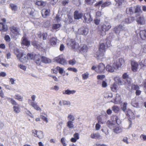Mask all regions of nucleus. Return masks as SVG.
Masks as SVG:
<instances>
[{
	"mask_svg": "<svg viewBox=\"0 0 146 146\" xmlns=\"http://www.w3.org/2000/svg\"><path fill=\"white\" fill-rule=\"evenodd\" d=\"M111 3L110 1H107L105 3H104L102 4L101 5V7L102 8H103L105 7H108L109 5H111Z\"/></svg>",
	"mask_w": 146,
	"mask_h": 146,
	"instance_id": "nucleus-42",
	"label": "nucleus"
},
{
	"mask_svg": "<svg viewBox=\"0 0 146 146\" xmlns=\"http://www.w3.org/2000/svg\"><path fill=\"white\" fill-rule=\"evenodd\" d=\"M115 68H114V66H112L109 65H108L106 67V70L110 72H113L114 71V69Z\"/></svg>",
	"mask_w": 146,
	"mask_h": 146,
	"instance_id": "nucleus-33",
	"label": "nucleus"
},
{
	"mask_svg": "<svg viewBox=\"0 0 146 146\" xmlns=\"http://www.w3.org/2000/svg\"><path fill=\"white\" fill-rule=\"evenodd\" d=\"M113 121H115L116 124L118 125L120 124L121 123V121L119 119V118L117 116H113Z\"/></svg>",
	"mask_w": 146,
	"mask_h": 146,
	"instance_id": "nucleus-34",
	"label": "nucleus"
},
{
	"mask_svg": "<svg viewBox=\"0 0 146 146\" xmlns=\"http://www.w3.org/2000/svg\"><path fill=\"white\" fill-rule=\"evenodd\" d=\"M123 78L125 80H127L128 78H129V75L127 74V73H124L123 75L122 76Z\"/></svg>",
	"mask_w": 146,
	"mask_h": 146,
	"instance_id": "nucleus-62",
	"label": "nucleus"
},
{
	"mask_svg": "<svg viewBox=\"0 0 146 146\" xmlns=\"http://www.w3.org/2000/svg\"><path fill=\"white\" fill-rule=\"evenodd\" d=\"M67 118L68 121H73L74 120L75 117L72 114H69L68 117Z\"/></svg>",
	"mask_w": 146,
	"mask_h": 146,
	"instance_id": "nucleus-43",
	"label": "nucleus"
},
{
	"mask_svg": "<svg viewBox=\"0 0 146 146\" xmlns=\"http://www.w3.org/2000/svg\"><path fill=\"white\" fill-rule=\"evenodd\" d=\"M140 12L141 13L142 12V11L141 10L140 7L139 6H136V8H135V13H139Z\"/></svg>",
	"mask_w": 146,
	"mask_h": 146,
	"instance_id": "nucleus-59",
	"label": "nucleus"
},
{
	"mask_svg": "<svg viewBox=\"0 0 146 146\" xmlns=\"http://www.w3.org/2000/svg\"><path fill=\"white\" fill-rule=\"evenodd\" d=\"M107 126L110 129L114 128L117 125L115 121L112 120V121H108L106 123Z\"/></svg>",
	"mask_w": 146,
	"mask_h": 146,
	"instance_id": "nucleus-14",
	"label": "nucleus"
},
{
	"mask_svg": "<svg viewBox=\"0 0 146 146\" xmlns=\"http://www.w3.org/2000/svg\"><path fill=\"white\" fill-rule=\"evenodd\" d=\"M111 45L110 42L108 40H102L100 42L99 50L97 52V57L98 58L103 56L104 53L106 51L107 47H110Z\"/></svg>",
	"mask_w": 146,
	"mask_h": 146,
	"instance_id": "nucleus-1",
	"label": "nucleus"
},
{
	"mask_svg": "<svg viewBox=\"0 0 146 146\" xmlns=\"http://www.w3.org/2000/svg\"><path fill=\"white\" fill-rule=\"evenodd\" d=\"M7 27L5 23H0V31L5 32L7 30Z\"/></svg>",
	"mask_w": 146,
	"mask_h": 146,
	"instance_id": "nucleus-19",
	"label": "nucleus"
},
{
	"mask_svg": "<svg viewBox=\"0 0 146 146\" xmlns=\"http://www.w3.org/2000/svg\"><path fill=\"white\" fill-rule=\"evenodd\" d=\"M73 123V121H68L67 123V127L70 129L73 128L74 126Z\"/></svg>",
	"mask_w": 146,
	"mask_h": 146,
	"instance_id": "nucleus-39",
	"label": "nucleus"
},
{
	"mask_svg": "<svg viewBox=\"0 0 146 146\" xmlns=\"http://www.w3.org/2000/svg\"><path fill=\"white\" fill-rule=\"evenodd\" d=\"M115 101L116 102H119L121 100V98L119 95H116V98L114 99Z\"/></svg>",
	"mask_w": 146,
	"mask_h": 146,
	"instance_id": "nucleus-56",
	"label": "nucleus"
},
{
	"mask_svg": "<svg viewBox=\"0 0 146 146\" xmlns=\"http://www.w3.org/2000/svg\"><path fill=\"white\" fill-rule=\"evenodd\" d=\"M126 13L127 14L131 15L133 13V12L132 10V7L127 8L126 9Z\"/></svg>",
	"mask_w": 146,
	"mask_h": 146,
	"instance_id": "nucleus-41",
	"label": "nucleus"
},
{
	"mask_svg": "<svg viewBox=\"0 0 146 146\" xmlns=\"http://www.w3.org/2000/svg\"><path fill=\"white\" fill-rule=\"evenodd\" d=\"M22 43L26 46H29L30 44L29 42L28 41L27 38L24 36L22 38Z\"/></svg>",
	"mask_w": 146,
	"mask_h": 146,
	"instance_id": "nucleus-30",
	"label": "nucleus"
},
{
	"mask_svg": "<svg viewBox=\"0 0 146 146\" xmlns=\"http://www.w3.org/2000/svg\"><path fill=\"white\" fill-rule=\"evenodd\" d=\"M111 27V26L110 23L105 22L100 29L99 34L102 36H105L106 34V31H109Z\"/></svg>",
	"mask_w": 146,
	"mask_h": 146,
	"instance_id": "nucleus-2",
	"label": "nucleus"
},
{
	"mask_svg": "<svg viewBox=\"0 0 146 146\" xmlns=\"http://www.w3.org/2000/svg\"><path fill=\"white\" fill-rule=\"evenodd\" d=\"M131 88L132 89L136 90H137L139 89V87L137 85L133 84L131 86Z\"/></svg>",
	"mask_w": 146,
	"mask_h": 146,
	"instance_id": "nucleus-58",
	"label": "nucleus"
},
{
	"mask_svg": "<svg viewBox=\"0 0 146 146\" xmlns=\"http://www.w3.org/2000/svg\"><path fill=\"white\" fill-rule=\"evenodd\" d=\"M113 132L116 133L118 134L122 132V128L119 127H117L113 129Z\"/></svg>",
	"mask_w": 146,
	"mask_h": 146,
	"instance_id": "nucleus-26",
	"label": "nucleus"
},
{
	"mask_svg": "<svg viewBox=\"0 0 146 146\" xmlns=\"http://www.w3.org/2000/svg\"><path fill=\"white\" fill-rule=\"evenodd\" d=\"M76 92L75 90H70L68 89L65 90L63 91L62 92V94L64 95H70V94H73Z\"/></svg>",
	"mask_w": 146,
	"mask_h": 146,
	"instance_id": "nucleus-21",
	"label": "nucleus"
},
{
	"mask_svg": "<svg viewBox=\"0 0 146 146\" xmlns=\"http://www.w3.org/2000/svg\"><path fill=\"white\" fill-rule=\"evenodd\" d=\"M111 88L113 92H116L119 89L118 85L116 83H115L111 85Z\"/></svg>",
	"mask_w": 146,
	"mask_h": 146,
	"instance_id": "nucleus-27",
	"label": "nucleus"
},
{
	"mask_svg": "<svg viewBox=\"0 0 146 146\" xmlns=\"http://www.w3.org/2000/svg\"><path fill=\"white\" fill-rule=\"evenodd\" d=\"M57 38L52 37L49 40V43L52 46L55 45L57 42Z\"/></svg>",
	"mask_w": 146,
	"mask_h": 146,
	"instance_id": "nucleus-22",
	"label": "nucleus"
},
{
	"mask_svg": "<svg viewBox=\"0 0 146 146\" xmlns=\"http://www.w3.org/2000/svg\"><path fill=\"white\" fill-rule=\"evenodd\" d=\"M61 142L63 146H66V144L65 143V138L64 137H62L61 138Z\"/></svg>",
	"mask_w": 146,
	"mask_h": 146,
	"instance_id": "nucleus-63",
	"label": "nucleus"
},
{
	"mask_svg": "<svg viewBox=\"0 0 146 146\" xmlns=\"http://www.w3.org/2000/svg\"><path fill=\"white\" fill-rule=\"evenodd\" d=\"M18 59L22 62L25 63L27 62L28 60L27 55L23 53H21L17 54Z\"/></svg>",
	"mask_w": 146,
	"mask_h": 146,
	"instance_id": "nucleus-5",
	"label": "nucleus"
},
{
	"mask_svg": "<svg viewBox=\"0 0 146 146\" xmlns=\"http://www.w3.org/2000/svg\"><path fill=\"white\" fill-rule=\"evenodd\" d=\"M139 64L141 66H146V59L142 60L140 62Z\"/></svg>",
	"mask_w": 146,
	"mask_h": 146,
	"instance_id": "nucleus-57",
	"label": "nucleus"
},
{
	"mask_svg": "<svg viewBox=\"0 0 146 146\" xmlns=\"http://www.w3.org/2000/svg\"><path fill=\"white\" fill-rule=\"evenodd\" d=\"M54 60L58 63L63 65H65L67 63L66 61L61 56L56 57Z\"/></svg>",
	"mask_w": 146,
	"mask_h": 146,
	"instance_id": "nucleus-8",
	"label": "nucleus"
},
{
	"mask_svg": "<svg viewBox=\"0 0 146 146\" xmlns=\"http://www.w3.org/2000/svg\"><path fill=\"white\" fill-rule=\"evenodd\" d=\"M33 135L35 137H37L39 138H42L44 137L42 132L41 131L33 130L32 131Z\"/></svg>",
	"mask_w": 146,
	"mask_h": 146,
	"instance_id": "nucleus-9",
	"label": "nucleus"
},
{
	"mask_svg": "<svg viewBox=\"0 0 146 146\" xmlns=\"http://www.w3.org/2000/svg\"><path fill=\"white\" fill-rule=\"evenodd\" d=\"M68 70L72 71L75 72H77V70L75 68L69 67L68 68Z\"/></svg>",
	"mask_w": 146,
	"mask_h": 146,
	"instance_id": "nucleus-61",
	"label": "nucleus"
},
{
	"mask_svg": "<svg viewBox=\"0 0 146 146\" xmlns=\"http://www.w3.org/2000/svg\"><path fill=\"white\" fill-rule=\"evenodd\" d=\"M125 80H126V81L125 83V85L126 87L128 88L129 86H131L132 82L131 79L129 77L128 78Z\"/></svg>",
	"mask_w": 146,
	"mask_h": 146,
	"instance_id": "nucleus-32",
	"label": "nucleus"
},
{
	"mask_svg": "<svg viewBox=\"0 0 146 146\" xmlns=\"http://www.w3.org/2000/svg\"><path fill=\"white\" fill-rule=\"evenodd\" d=\"M83 18L84 19V21L85 22L87 23H90L93 20L89 12L85 13Z\"/></svg>",
	"mask_w": 146,
	"mask_h": 146,
	"instance_id": "nucleus-6",
	"label": "nucleus"
},
{
	"mask_svg": "<svg viewBox=\"0 0 146 146\" xmlns=\"http://www.w3.org/2000/svg\"><path fill=\"white\" fill-rule=\"evenodd\" d=\"M126 114L128 115L130 119H134L135 117L134 114L131 110H128L126 113Z\"/></svg>",
	"mask_w": 146,
	"mask_h": 146,
	"instance_id": "nucleus-24",
	"label": "nucleus"
},
{
	"mask_svg": "<svg viewBox=\"0 0 146 146\" xmlns=\"http://www.w3.org/2000/svg\"><path fill=\"white\" fill-rule=\"evenodd\" d=\"M95 1V0H85V4L87 5H92Z\"/></svg>",
	"mask_w": 146,
	"mask_h": 146,
	"instance_id": "nucleus-48",
	"label": "nucleus"
},
{
	"mask_svg": "<svg viewBox=\"0 0 146 146\" xmlns=\"http://www.w3.org/2000/svg\"><path fill=\"white\" fill-rule=\"evenodd\" d=\"M62 103L63 105H66L68 106H70V103L69 101L66 100L62 101Z\"/></svg>",
	"mask_w": 146,
	"mask_h": 146,
	"instance_id": "nucleus-60",
	"label": "nucleus"
},
{
	"mask_svg": "<svg viewBox=\"0 0 146 146\" xmlns=\"http://www.w3.org/2000/svg\"><path fill=\"white\" fill-rule=\"evenodd\" d=\"M124 63V61L122 58H119L115 60H113L112 66H114L115 68H118L120 67Z\"/></svg>",
	"mask_w": 146,
	"mask_h": 146,
	"instance_id": "nucleus-4",
	"label": "nucleus"
},
{
	"mask_svg": "<svg viewBox=\"0 0 146 146\" xmlns=\"http://www.w3.org/2000/svg\"><path fill=\"white\" fill-rule=\"evenodd\" d=\"M76 62L74 59L68 61V63L69 64L72 65H74L76 63Z\"/></svg>",
	"mask_w": 146,
	"mask_h": 146,
	"instance_id": "nucleus-54",
	"label": "nucleus"
},
{
	"mask_svg": "<svg viewBox=\"0 0 146 146\" xmlns=\"http://www.w3.org/2000/svg\"><path fill=\"white\" fill-rule=\"evenodd\" d=\"M88 50V47L86 45H84L82 47L80 48L79 50L81 53L86 52Z\"/></svg>",
	"mask_w": 146,
	"mask_h": 146,
	"instance_id": "nucleus-31",
	"label": "nucleus"
},
{
	"mask_svg": "<svg viewBox=\"0 0 146 146\" xmlns=\"http://www.w3.org/2000/svg\"><path fill=\"white\" fill-rule=\"evenodd\" d=\"M19 105H18L15 106L13 107V109L14 112L16 113H18L20 111Z\"/></svg>",
	"mask_w": 146,
	"mask_h": 146,
	"instance_id": "nucleus-35",
	"label": "nucleus"
},
{
	"mask_svg": "<svg viewBox=\"0 0 146 146\" xmlns=\"http://www.w3.org/2000/svg\"><path fill=\"white\" fill-rule=\"evenodd\" d=\"M14 98L19 101H22L23 97L21 96L18 94H16L14 96Z\"/></svg>",
	"mask_w": 146,
	"mask_h": 146,
	"instance_id": "nucleus-46",
	"label": "nucleus"
},
{
	"mask_svg": "<svg viewBox=\"0 0 146 146\" xmlns=\"http://www.w3.org/2000/svg\"><path fill=\"white\" fill-rule=\"evenodd\" d=\"M67 18H66L65 20V22L68 23H71L73 21V19L72 17L70 15H67Z\"/></svg>",
	"mask_w": 146,
	"mask_h": 146,
	"instance_id": "nucleus-36",
	"label": "nucleus"
},
{
	"mask_svg": "<svg viewBox=\"0 0 146 146\" xmlns=\"http://www.w3.org/2000/svg\"><path fill=\"white\" fill-rule=\"evenodd\" d=\"M98 68V70L96 71V72L98 73H102L104 71L105 67L103 63H100L99 64Z\"/></svg>",
	"mask_w": 146,
	"mask_h": 146,
	"instance_id": "nucleus-12",
	"label": "nucleus"
},
{
	"mask_svg": "<svg viewBox=\"0 0 146 146\" xmlns=\"http://www.w3.org/2000/svg\"><path fill=\"white\" fill-rule=\"evenodd\" d=\"M140 137L142 140L144 141H146V135L144 134H141Z\"/></svg>",
	"mask_w": 146,
	"mask_h": 146,
	"instance_id": "nucleus-64",
	"label": "nucleus"
},
{
	"mask_svg": "<svg viewBox=\"0 0 146 146\" xmlns=\"http://www.w3.org/2000/svg\"><path fill=\"white\" fill-rule=\"evenodd\" d=\"M35 56L31 54L28 53L27 54V58L28 60L34 59Z\"/></svg>",
	"mask_w": 146,
	"mask_h": 146,
	"instance_id": "nucleus-53",
	"label": "nucleus"
},
{
	"mask_svg": "<svg viewBox=\"0 0 146 146\" xmlns=\"http://www.w3.org/2000/svg\"><path fill=\"white\" fill-rule=\"evenodd\" d=\"M49 13V10L48 9H43L42 11V15L44 18H46L48 15Z\"/></svg>",
	"mask_w": 146,
	"mask_h": 146,
	"instance_id": "nucleus-28",
	"label": "nucleus"
},
{
	"mask_svg": "<svg viewBox=\"0 0 146 146\" xmlns=\"http://www.w3.org/2000/svg\"><path fill=\"white\" fill-rule=\"evenodd\" d=\"M111 109L115 113H117L119 111V108L117 106H114L112 107Z\"/></svg>",
	"mask_w": 146,
	"mask_h": 146,
	"instance_id": "nucleus-47",
	"label": "nucleus"
},
{
	"mask_svg": "<svg viewBox=\"0 0 146 146\" xmlns=\"http://www.w3.org/2000/svg\"><path fill=\"white\" fill-rule=\"evenodd\" d=\"M89 74L86 72L85 73L82 75V78L83 80H86L89 77Z\"/></svg>",
	"mask_w": 146,
	"mask_h": 146,
	"instance_id": "nucleus-52",
	"label": "nucleus"
},
{
	"mask_svg": "<svg viewBox=\"0 0 146 146\" xmlns=\"http://www.w3.org/2000/svg\"><path fill=\"white\" fill-rule=\"evenodd\" d=\"M140 35L141 38L142 40L146 39V29L140 31Z\"/></svg>",
	"mask_w": 146,
	"mask_h": 146,
	"instance_id": "nucleus-23",
	"label": "nucleus"
},
{
	"mask_svg": "<svg viewBox=\"0 0 146 146\" xmlns=\"http://www.w3.org/2000/svg\"><path fill=\"white\" fill-rule=\"evenodd\" d=\"M42 62L45 63H50L51 62V60L45 57L42 56Z\"/></svg>",
	"mask_w": 146,
	"mask_h": 146,
	"instance_id": "nucleus-37",
	"label": "nucleus"
},
{
	"mask_svg": "<svg viewBox=\"0 0 146 146\" xmlns=\"http://www.w3.org/2000/svg\"><path fill=\"white\" fill-rule=\"evenodd\" d=\"M136 21L138 24L141 25H144L146 22V20L143 15L137 14L135 16Z\"/></svg>",
	"mask_w": 146,
	"mask_h": 146,
	"instance_id": "nucleus-3",
	"label": "nucleus"
},
{
	"mask_svg": "<svg viewBox=\"0 0 146 146\" xmlns=\"http://www.w3.org/2000/svg\"><path fill=\"white\" fill-rule=\"evenodd\" d=\"M29 104L31 106L36 110L40 111H41V109L37 105V103L35 102L31 101L29 102Z\"/></svg>",
	"mask_w": 146,
	"mask_h": 146,
	"instance_id": "nucleus-18",
	"label": "nucleus"
},
{
	"mask_svg": "<svg viewBox=\"0 0 146 146\" xmlns=\"http://www.w3.org/2000/svg\"><path fill=\"white\" fill-rule=\"evenodd\" d=\"M42 57L38 55H35L34 60L38 65H40L42 61Z\"/></svg>",
	"mask_w": 146,
	"mask_h": 146,
	"instance_id": "nucleus-11",
	"label": "nucleus"
},
{
	"mask_svg": "<svg viewBox=\"0 0 146 146\" xmlns=\"http://www.w3.org/2000/svg\"><path fill=\"white\" fill-rule=\"evenodd\" d=\"M103 1L101 0L100 1L97 2L94 5V6L96 7H99L100 5L103 4Z\"/></svg>",
	"mask_w": 146,
	"mask_h": 146,
	"instance_id": "nucleus-55",
	"label": "nucleus"
},
{
	"mask_svg": "<svg viewBox=\"0 0 146 146\" xmlns=\"http://www.w3.org/2000/svg\"><path fill=\"white\" fill-rule=\"evenodd\" d=\"M10 6L13 11H17L18 8L16 5L13 4H10Z\"/></svg>",
	"mask_w": 146,
	"mask_h": 146,
	"instance_id": "nucleus-44",
	"label": "nucleus"
},
{
	"mask_svg": "<svg viewBox=\"0 0 146 146\" xmlns=\"http://www.w3.org/2000/svg\"><path fill=\"white\" fill-rule=\"evenodd\" d=\"M135 19V17H130L126 19L125 22L127 24H129L133 22Z\"/></svg>",
	"mask_w": 146,
	"mask_h": 146,
	"instance_id": "nucleus-29",
	"label": "nucleus"
},
{
	"mask_svg": "<svg viewBox=\"0 0 146 146\" xmlns=\"http://www.w3.org/2000/svg\"><path fill=\"white\" fill-rule=\"evenodd\" d=\"M131 105L132 106L134 107L137 108L138 106V103L135 100H133L131 102Z\"/></svg>",
	"mask_w": 146,
	"mask_h": 146,
	"instance_id": "nucleus-51",
	"label": "nucleus"
},
{
	"mask_svg": "<svg viewBox=\"0 0 146 146\" xmlns=\"http://www.w3.org/2000/svg\"><path fill=\"white\" fill-rule=\"evenodd\" d=\"M56 69L58 70L59 73L61 74H62L64 72L63 69L60 68V67L57 66L56 67Z\"/></svg>",
	"mask_w": 146,
	"mask_h": 146,
	"instance_id": "nucleus-50",
	"label": "nucleus"
},
{
	"mask_svg": "<svg viewBox=\"0 0 146 146\" xmlns=\"http://www.w3.org/2000/svg\"><path fill=\"white\" fill-rule=\"evenodd\" d=\"M73 49H74L75 50L78 49L79 50L80 47L78 43L75 42L72 48Z\"/></svg>",
	"mask_w": 146,
	"mask_h": 146,
	"instance_id": "nucleus-49",
	"label": "nucleus"
},
{
	"mask_svg": "<svg viewBox=\"0 0 146 146\" xmlns=\"http://www.w3.org/2000/svg\"><path fill=\"white\" fill-rule=\"evenodd\" d=\"M61 26V25L59 24H54L52 25V29H53L58 30L59 29V28Z\"/></svg>",
	"mask_w": 146,
	"mask_h": 146,
	"instance_id": "nucleus-40",
	"label": "nucleus"
},
{
	"mask_svg": "<svg viewBox=\"0 0 146 146\" xmlns=\"http://www.w3.org/2000/svg\"><path fill=\"white\" fill-rule=\"evenodd\" d=\"M90 137L92 139H102V136L98 133H93L91 134Z\"/></svg>",
	"mask_w": 146,
	"mask_h": 146,
	"instance_id": "nucleus-16",
	"label": "nucleus"
},
{
	"mask_svg": "<svg viewBox=\"0 0 146 146\" xmlns=\"http://www.w3.org/2000/svg\"><path fill=\"white\" fill-rule=\"evenodd\" d=\"M10 29L11 32L14 35H17L19 34V29L18 28L12 26L10 27Z\"/></svg>",
	"mask_w": 146,
	"mask_h": 146,
	"instance_id": "nucleus-13",
	"label": "nucleus"
},
{
	"mask_svg": "<svg viewBox=\"0 0 146 146\" xmlns=\"http://www.w3.org/2000/svg\"><path fill=\"white\" fill-rule=\"evenodd\" d=\"M88 32V29L84 27L80 28L78 30V33L80 35H86Z\"/></svg>",
	"mask_w": 146,
	"mask_h": 146,
	"instance_id": "nucleus-10",
	"label": "nucleus"
},
{
	"mask_svg": "<svg viewBox=\"0 0 146 146\" xmlns=\"http://www.w3.org/2000/svg\"><path fill=\"white\" fill-rule=\"evenodd\" d=\"M98 122L100 124H103L106 122V117L102 115H100L97 117Z\"/></svg>",
	"mask_w": 146,
	"mask_h": 146,
	"instance_id": "nucleus-15",
	"label": "nucleus"
},
{
	"mask_svg": "<svg viewBox=\"0 0 146 146\" xmlns=\"http://www.w3.org/2000/svg\"><path fill=\"white\" fill-rule=\"evenodd\" d=\"M138 64L137 62L132 61L131 63V69L133 72H136L138 68Z\"/></svg>",
	"mask_w": 146,
	"mask_h": 146,
	"instance_id": "nucleus-17",
	"label": "nucleus"
},
{
	"mask_svg": "<svg viewBox=\"0 0 146 146\" xmlns=\"http://www.w3.org/2000/svg\"><path fill=\"white\" fill-rule=\"evenodd\" d=\"M74 18L76 19H81L82 16V13H80L78 11H76L74 13Z\"/></svg>",
	"mask_w": 146,
	"mask_h": 146,
	"instance_id": "nucleus-20",
	"label": "nucleus"
},
{
	"mask_svg": "<svg viewBox=\"0 0 146 146\" xmlns=\"http://www.w3.org/2000/svg\"><path fill=\"white\" fill-rule=\"evenodd\" d=\"M23 5L25 6L24 8H28L30 6L31 3L30 1L25 0L23 2Z\"/></svg>",
	"mask_w": 146,
	"mask_h": 146,
	"instance_id": "nucleus-38",
	"label": "nucleus"
},
{
	"mask_svg": "<svg viewBox=\"0 0 146 146\" xmlns=\"http://www.w3.org/2000/svg\"><path fill=\"white\" fill-rule=\"evenodd\" d=\"M75 42V41L74 39H68L67 41V44L68 46L72 48Z\"/></svg>",
	"mask_w": 146,
	"mask_h": 146,
	"instance_id": "nucleus-25",
	"label": "nucleus"
},
{
	"mask_svg": "<svg viewBox=\"0 0 146 146\" xmlns=\"http://www.w3.org/2000/svg\"><path fill=\"white\" fill-rule=\"evenodd\" d=\"M36 5L38 6H44L45 5V3L44 2L42 1H37L35 3Z\"/></svg>",
	"mask_w": 146,
	"mask_h": 146,
	"instance_id": "nucleus-45",
	"label": "nucleus"
},
{
	"mask_svg": "<svg viewBox=\"0 0 146 146\" xmlns=\"http://www.w3.org/2000/svg\"><path fill=\"white\" fill-rule=\"evenodd\" d=\"M125 31V27L121 24L116 26L113 29V31L116 34H119L121 31Z\"/></svg>",
	"mask_w": 146,
	"mask_h": 146,
	"instance_id": "nucleus-7",
	"label": "nucleus"
}]
</instances>
